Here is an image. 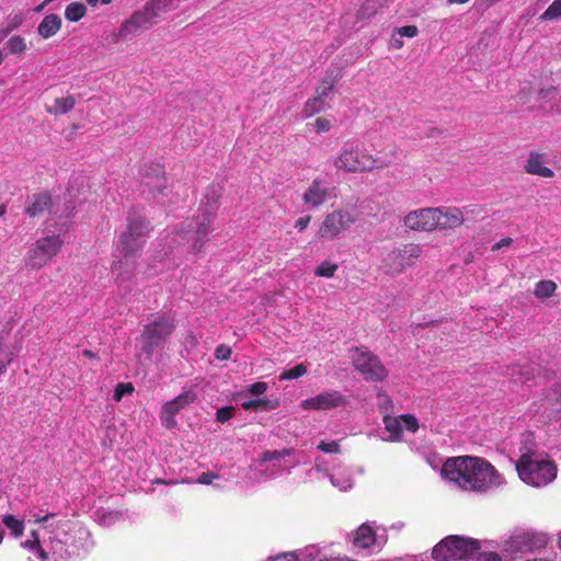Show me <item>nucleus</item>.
Wrapping results in <instances>:
<instances>
[{
    "mask_svg": "<svg viewBox=\"0 0 561 561\" xmlns=\"http://www.w3.org/2000/svg\"><path fill=\"white\" fill-rule=\"evenodd\" d=\"M561 16V0H554L540 15L541 21H552Z\"/></svg>",
    "mask_w": 561,
    "mask_h": 561,
    "instance_id": "37",
    "label": "nucleus"
},
{
    "mask_svg": "<svg viewBox=\"0 0 561 561\" xmlns=\"http://www.w3.org/2000/svg\"><path fill=\"white\" fill-rule=\"evenodd\" d=\"M310 221H311V216L310 215H306V216L299 217L295 221V228L298 229L299 231H304L308 227Z\"/></svg>",
    "mask_w": 561,
    "mask_h": 561,
    "instance_id": "53",
    "label": "nucleus"
},
{
    "mask_svg": "<svg viewBox=\"0 0 561 561\" xmlns=\"http://www.w3.org/2000/svg\"><path fill=\"white\" fill-rule=\"evenodd\" d=\"M134 386L130 382H121L114 390V400L121 401L125 394H131L134 392Z\"/></svg>",
    "mask_w": 561,
    "mask_h": 561,
    "instance_id": "41",
    "label": "nucleus"
},
{
    "mask_svg": "<svg viewBox=\"0 0 561 561\" xmlns=\"http://www.w3.org/2000/svg\"><path fill=\"white\" fill-rule=\"evenodd\" d=\"M290 455V449L284 448L282 450H265L261 454V462H267L273 460H279Z\"/></svg>",
    "mask_w": 561,
    "mask_h": 561,
    "instance_id": "38",
    "label": "nucleus"
},
{
    "mask_svg": "<svg viewBox=\"0 0 561 561\" xmlns=\"http://www.w3.org/2000/svg\"><path fill=\"white\" fill-rule=\"evenodd\" d=\"M276 405L273 404L267 399H253L248 400L242 403V409L244 410H255V411H268L274 409Z\"/></svg>",
    "mask_w": 561,
    "mask_h": 561,
    "instance_id": "34",
    "label": "nucleus"
},
{
    "mask_svg": "<svg viewBox=\"0 0 561 561\" xmlns=\"http://www.w3.org/2000/svg\"><path fill=\"white\" fill-rule=\"evenodd\" d=\"M2 523L11 530V534L19 538L23 535L25 526L24 523L18 519L14 515L7 514L2 517Z\"/></svg>",
    "mask_w": 561,
    "mask_h": 561,
    "instance_id": "32",
    "label": "nucleus"
},
{
    "mask_svg": "<svg viewBox=\"0 0 561 561\" xmlns=\"http://www.w3.org/2000/svg\"><path fill=\"white\" fill-rule=\"evenodd\" d=\"M218 474L213 472H203L196 480L197 483L201 484H210L214 479H217Z\"/></svg>",
    "mask_w": 561,
    "mask_h": 561,
    "instance_id": "52",
    "label": "nucleus"
},
{
    "mask_svg": "<svg viewBox=\"0 0 561 561\" xmlns=\"http://www.w3.org/2000/svg\"><path fill=\"white\" fill-rule=\"evenodd\" d=\"M222 195V186L219 184H210L206 187L204 197L201 201L197 217L207 218L213 221L220 207V198Z\"/></svg>",
    "mask_w": 561,
    "mask_h": 561,
    "instance_id": "17",
    "label": "nucleus"
},
{
    "mask_svg": "<svg viewBox=\"0 0 561 561\" xmlns=\"http://www.w3.org/2000/svg\"><path fill=\"white\" fill-rule=\"evenodd\" d=\"M87 13V8L81 2H71L65 10V18L70 22L80 21Z\"/></svg>",
    "mask_w": 561,
    "mask_h": 561,
    "instance_id": "31",
    "label": "nucleus"
},
{
    "mask_svg": "<svg viewBox=\"0 0 561 561\" xmlns=\"http://www.w3.org/2000/svg\"><path fill=\"white\" fill-rule=\"evenodd\" d=\"M24 547L31 549V550H35V545H34V538L32 537V539L30 540H26L24 543H23Z\"/></svg>",
    "mask_w": 561,
    "mask_h": 561,
    "instance_id": "59",
    "label": "nucleus"
},
{
    "mask_svg": "<svg viewBox=\"0 0 561 561\" xmlns=\"http://www.w3.org/2000/svg\"><path fill=\"white\" fill-rule=\"evenodd\" d=\"M401 423L404 424L405 428L409 432L416 433L419 430L417 419L412 414H402L400 415Z\"/></svg>",
    "mask_w": 561,
    "mask_h": 561,
    "instance_id": "42",
    "label": "nucleus"
},
{
    "mask_svg": "<svg viewBox=\"0 0 561 561\" xmlns=\"http://www.w3.org/2000/svg\"><path fill=\"white\" fill-rule=\"evenodd\" d=\"M398 32L401 36L414 37L417 35L419 30L415 25H405L400 27Z\"/></svg>",
    "mask_w": 561,
    "mask_h": 561,
    "instance_id": "50",
    "label": "nucleus"
},
{
    "mask_svg": "<svg viewBox=\"0 0 561 561\" xmlns=\"http://www.w3.org/2000/svg\"><path fill=\"white\" fill-rule=\"evenodd\" d=\"M61 25V18L58 14L51 13L41 21L37 26V33L42 38L48 39L60 31Z\"/></svg>",
    "mask_w": 561,
    "mask_h": 561,
    "instance_id": "22",
    "label": "nucleus"
},
{
    "mask_svg": "<svg viewBox=\"0 0 561 561\" xmlns=\"http://www.w3.org/2000/svg\"><path fill=\"white\" fill-rule=\"evenodd\" d=\"M512 242H513L512 238H503L499 242H496L495 244L492 245V251H497L503 247H508L512 244Z\"/></svg>",
    "mask_w": 561,
    "mask_h": 561,
    "instance_id": "56",
    "label": "nucleus"
},
{
    "mask_svg": "<svg viewBox=\"0 0 561 561\" xmlns=\"http://www.w3.org/2000/svg\"><path fill=\"white\" fill-rule=\"evenodd\" d=\"M331 190L324 186L319 179H314L302 195L306 205L318 208L329 201Z\"/></svg>",
    "mask_w": 561,
    "mask_h": 561,
    "instance_id": "20",
    "label": "nucleus"
},
{
    "mask_svg": "<svg viewBox=\"0 0 561 561\" xmlns=\"http://www.w3.org/2000/svg\"><path fill=\"white\" fill-rule=\"evenodd\" d=\"M267 390V383L264 381H256L249 388V392L253 396L263 394Z\"/></svg>",
    "mask_w": 561,
    "mask_h": 561,
    "instance_id": "49",
    "label": "nucleus"
},
{
    "mask_svg": "<svg viewBox=\"0 0 561 561\" xmlns=\"http://www.w3.org/2000/svg\"><path fill=\"white\" fill-rule=\"evenodd\" d=\"M32 537L34 538V545H35V550L34 551L36 552L37 557L42 561H48V554L43 549V547L41 546L39 536H38L37 531L33 530L32 531Z\"/></svg>",
    "mask_w": 561,
    "mask_h": 561,
    "instance_id": "48",
    "label": "nucleus"
},
{
    "mask_svg": "<svg viewBox=\"0 0 561 561\" xmlns=\"http://www.w3.org/2000/svg\"><path fill=\"white\" fill-rule=\"evenodd\" d=\"M307 373V367L304 364H298L290 369L283 371L279 376L280 380L296 379Z\"/></svg>",
    "mask_w": 561,
    "mask_h": 561,
    "instance_id": "39",
    "label": "nucleus"
},
{
    "mask_svg": "<svg viewBox=\"0 0 561 561\" xmlns=\"http://www.w3.org/2000/svg\"><path fill=\"white\" fill-rule=\"evenodd\" d=\"M231 347L226 344H220L215 348V357L218 360H227L231 356Z\"/></svg>",
    "mask_w": 561,
    "mask_h": 561,
    "instance_id": "45",
    "label": "nucleus"
},
{
    "mask_svg": "<svg viewBox=\"0 0 561 561\" xmlns=\"http://www.w3.org/2000/svg\"><path fill=\"white\" fill-rule=\"evenodd\" d=\"M357 220V214L352 209L339 208L325 215L319 230L318 237L321 240H334L342 232L346 231Z\"/></svg>",
    "mask_w": 561,
    "mask_h": 561,
    "instance_id": "11",
    "label": "nucleus"
},
{
    "mask_svg": "<svg viewBox=\"0 0 561 561\" xmlns=\"http://www.w3.org/2000/svg\"><path fill=\"white\" fill-rule=\"evenodd\" d=\"M197 399L193 390H187L180 393L173 400L168 401L161 409V422L167 428H173L176 425L175 415Z\"/></svg>",
    "mask_w": 561,
    "mask_h": 561,
    "instance_id": "14",
    "label": "nucleus"
},
{
    "mask_svg": "<svg viewBox=\"0 0 561 561\" xmlns=\"http://www.w3.org/2000/svg\"><path fill=\"white\" fill-rule=\"evenodd\" d=\"M479 559L480 561H502L496 552L481 553Z\"/></svg>",
    "mask_w": 561,
    "mask_h": 561,
    "instance_id": "55",
    "label": "nucleus"
},
{
    "mask_svg": "<svg viewBox=\"0 0 561 561\" xmlns=\"http://www.w3.org/2000/svg\"><path fill=\"white\" fill-rule=\"evenodd\" d=\"M152 231L150 220L136 207L127 213L126 227L117 240V249L124 257H134L142 252L146 239Z\"/></svg>",
    "mask_w": 561,
    "mask_h": 561,
    "instance_id": "3",
    "label": "nucleus"
},
{
    "mask_svg": "<svg viewBox=\"0 0 561 561\" xmlns=\"http://www.w3.org/2000/svg\"><path fill=\"white\" fill-rule=\"evenodd\" d=\"M141 194L148 199L159 201L169 196V184L164 167L160 163L145 164L140 171Z\"/></svg>",
    "mask_w": 561,
    "mask_h": 561,
    "instance_id": "7",
    "label": "nucleus"
},
{
    "mask_svg": "<svg viewBox=\"0 0 561 561\" xmlns=\"http://www.w3.org/2000/svg\"><path fill=\"white\" fill-rule=\"evenodd\" d=\"M333 164L337 171L346 173H365L388 167L387 162L353 144H345L342 147Z\"/></svg>",
    "mask_w": 561,
    "mask_h": 561,
    "instance_id": "4",
    "label": "nucleus"
},
{
    "mask_svg": "<svg viewBox=\"0 0 561 561\" xmlns=\"http://www.w3.org/2000/svg\"><path fill=\"white\" fill-rule=\"evenodd\" d=\"M374 13H375L374 10H371V11L369 10V4L365 3L357 11V19L358 20L366 19V18H369L370 15H373Z\"/></svg>",
    "mask_w": 561,
    "mask_h": 561,
    "instance_id": "54",
    "label": "nucleus"
},
{
    "mask_svg": "<svg viewBox=\"0 0 561 561\" xmlns=\"http://www.w3.org/2000/svg\"><path fill=\"white\" fill-rule=\"evenodd\" d=\"M352 364L366 381H382L388 377V370L378 356L366 347H354Z\"/></svg>",
    "mask_w": 561,
    "mask_h": 561,
    "instance_id": "8",
    "label": "nucleus"
},
{
    "mask_svg": "<svg viewBox=\"0 0 561 561\" xmlns=\"http://www.w3.org/2000/svg\"><path fill=\"white\" fill-rule=\"evenodd\" d=\"M213 221L207 218L194 216L182 222L178 234L185 242H191L190 251L192 254H199L204 252L207 242V236L210 231Z\"/></svg>",
    "mask_w": 561,
    "mask_h": 561,
    "instance_id": "10",
    "label": "nucleus"
},
{
    "mask_svg": "<svg viewBox=\"0 0 561 561\" xmlns=\"http://www.w3.org/2000/svg\"><path fill=\"white\" fill-rule=\"evenodd\" d=\"M62 244V239L57 234L37 239L27 252L25 259L26 266L33 270L43 268L59 254Z\"/></svg>",
    "mask_w": 561,
    "mask_h": 561,
    "instance_id": "9",
    "label": "nucleus"
},
{
    "mask_svg": "<svg viewBox=\"0 0 561 561\" xmlns=\"http://www.w3.org/2000/svg\"><path fill=\"white\" fill-rule=\"evenodd\" d=\"M268 561H299V560L294 552H284V553H279L273 558H270Z\"/></svg>",
    "mask_w": 561,
    "mask_h": 561,
    "instance_id": "51",
    "label": "nucleus"
},
{
    "mask_svg": "<svg viewBox=\"0 0 561 561\" xmlns=\"http://www.w3.org/2000/svg\"><path fill=\"white\" fill-rule=\"evenodd\" d=\"M335 82L336 80L332 76L324 77L321 80L320 84L316 88L314 95L322 100H325L329 96V94L333 91Z\"/></svg>",
    "mask_w": 561,
    "mask_h": 561,
    "instance_id": "33",
    "label": "nucleus"
},
{
    "mask_svg": "<svg viewBox=\"0 0 561 561\" xmlns=\"http://www.w3.org/2000/svg\"><path fill=\"white\" fill-rule=\"evenodd\" d=\"M554 392L557 394L556 401L561 404V382L556 387Z\"/></svg>",
    "mask_w": 561,
    "mask_h": 561,
    "instance_id": "58",
    "label": "nucleus"
},
{
    "mask_svg": "<svg viewBox=\"0 0 561 561\" xmlns=\"http://www.w3.org/2000/svg\"><path fill=\"white\" fill-rule=\"evenodd\" d=\"M421 248L414 243L402 244L387 253L381 267L391 276L399 275L421 255Z\"/></svg>",
    "mask_w": 561,
    "mask_h": 561,
    "instance_id": "12",
    "label": "nucleus"
},
{
    "mask_svg": "<svg viewBox=\"0 0 561 561\" xmlns=\"http://www.w3.org/2000/svg\"><path fill=\"white\" fill-rule=\"evenodd\" d=\"M331 121L323 116L317 117L313 123L314 130L318 134L328 133L331 129Z\"/></svg>",
    "mask_w": 561,
    "mask_h": 561,
    "instance_id": "43",
    "label": "nucleus"
},
{
    "mask_svg": "<svg viewBox=\"0 0 561 561\" xmlns=\"http://www.w3.org/2000/svg\"><path fill=\"white\" fill-rule=\"evenodd\" d=\"M318 449H320L321 451H323L325 454H336V453H340V445L335 440H332V442L322 440L318 445Z\"/></svg>",
    "mask_w": 561,
    "mask_h": 561,
    "instance_id": "47",
    "label": "nucleus"
},
{
    "mask_svg": "<svg viewBox=\"0 0 561 561\" xmlns=\"http://www.w3.org/2000/svg\"><path fill=\"white\" fill-rule=\"evenodd\" d=\"M508 376L513 377L516 382H526L529 381L534 375V368L529 365L526 366H512L507 368Z\"/></svg>",
    "mask_w": 561,
    "mask_h": 561,
    "instance_id": "28",
    "label": "nucleus"
},
{
    "mask_svg": "<svg viewBox=\"0 0 561 561\" xmlns=\"http://www.w3.org/2000/svg\"><path fill=\"white\" fill-rule=\"evenodd\" d=\"M518 477L533 486H546L557 478L558 468L553 460L542 458L533 449L524 446L515 462Z\"/></svg>",
    "mask_w": 561,
    "mask_h": 561,
    "instance_id": "2",
    "label": "nucleus"
},
{
    "mask_svg": "<svg viewBox=\"0 0 561 561\" xmlns=\"http://www.w3.org/2000/svg\"><path fill=\"white\" fill-rule=\"evenodd\" d=\"M383 424L386 432L389 433V440L399 442L402 437V423L399 417H392L390 415H386L383 417Z\"/></svg>",
    "mask_w": 561,
    "mask_h": 561,
    "instance_id": "26",
    "label": "nucleus"
},
{
    "mask_svg": "<svg viewBox=\"0 0 561 561\" xmlns=\"http://www.w3.org/2000/svg\"><path fill=\"white\" fill-rule=\"evenodd\" d=\"M480 549L478 540L460 536H449L440 540L432 551L436 561H449L465 559Z\"/></svg>",
    "mask_w": 561,
    "mask_h": 561,
    "instance_id": "6",
    "label": "nucleus"
},
{
    "mask_svg": "<svg viewBox=\"0 0 561 561\" xmlns=\"http://www.w3.org/2000/svg\"><path fill=\"white\" fill-rule=\"evenodd\" d=\"M179 1L180 0H151L146 3V7L151 13H154V18L158 20L162 13L176 9Z\"/></svg>",
    "mask_w": 561,
    "mask_h": 561,
    "instance_id": "27",
    "label": "nucleus"
},
{
    "mask_svg": "<svg viewBox=\"0 0 561 561\" xmlns=\"http://www.w3.org/2000/svg\"><path fill=\"white\" fill-rule=\"evenodd\" d=\"M234 409L232 407L220 408L216 412V420L219 423H225L233 416Z\"/></svg>",
    "mask_w": 561,
    "mask_h": 561,
    "instance_id": "46",
    "label": "nucleus"
},
{
    "mask_svg": "<svg viewBox=\"0 0 561 561\" xmlns=\"http://www.w3.org/2000/svg\"><path fill=\"white\" fill-rule=\"evenodd\" d=\"M7 47L11 54H22L26 49L25 38L20 35H13L7 42Z\"/></svg>",
    "mask_w": 561,
    "mask_h": 561,
    "instance_id": "36",
    "label": "nucleus"
},
{
    "mask_svg": "<svg viewBox=\"0 0 561 561\" xmlns=\"http://www.w3.org/2000/svg\"><path fill=\"white\" fill-rule=\"evenodd\" d=\"M436 230H453L463 225V213L458 207H435Z\"/></svg>",
    "mask_w": 561,
    "mask_h": 561,
    "instance_id": "19",
    "label": "nucleus"
},
{
    "mask_svg": "<svg viewBox=\"0 0 561 561\" xmlns=\"http://www.w3.org/2000/svg\"><path fill=\"white\" fill-rule=\"evenodd\" d=\"M339 265L336 263H332L330 261H323L319 264V266L314 271V275L319 277H333L335 272L337 271Z\"/></svg>",
    "mask_w": 561,
    "mask_h": 561,
    "instance_id": "35",
    "label": "nucleus"
},
{
    "mask_svg": "<svg viewBox=\"0 0 561 561\" xmlns=\"http://www.w3.org/2000/svg\"><path fill=\"white\" fill-rule=\"evenodd\" d=\"M327 106V100H322L316 95L307 100V102L304 105L302 113L304 116L309 118L313 115L320 113L323 111Z\"/></svg>",
    "mask_w": 561,
    "mask_h": 561,
    "instance_id": "29",
    "label": "nucleus"
},
{
    "mask_svg": "<svg viewBox=\"0 0 561 561\" xmlns=\"http://www.w3.org/2000/svg\"><path fill=\"white\" fill-rule=\"evenodd\" d=\"M54 516V514H47V515H44V516H41V517H36L35 518V522L36 523H44V522H47L49 517Z\"/></svg>",
    "mask_w": 561,
    "mask_h": 561,
    "instance_id": "60",
    "label": "nucleus"
},
{
    "mask_svg": "<svg viewBox=\"0 0 561 561\" xmlns=\"http://www.w3.org/2000/svg\"><path fill=\"white\" fill-rule=\"evenodd\" d=\"M376 533L368 524H362L354 533L353 543L357 548L367 549L375 545Z\"/></svg>",
    "mask_w": 561,
    "mask_h": 561,
    "instance_id": "23",
    "label": "nucleus"
},
{
    "mask_svg": "<svg viewBox=\"0 0 561 561\" xmlns=\"http://www.w3.org/2000/svg\"><path fill=\"white\" fill-rule=\"evenodd\" d=\"M347 398L340 391L331 390L323 391L312 398L306 399L301 402L304 410H331L347 404Z\"/></svg>",
    "mask_w": 561,
    "mask_h": 561,
    "instance_id": "15",
    "label": "nucleus"
},
{
    "mask_svg": "<svg viewBox=\"0 0 561 561\" xmlns=\"http://www.w3.org/2000/svg\"><path fill=\"white\" fill-rule=\"evenodd\" d=\"M157 22L154 13H151L145 5L142 10L134 12L129 19L121 24L118 32L114 35L115 42L138 35L153 26Z\"/></svg>",
    "mask_w": 561,
    "mask_h": 561,
    "instance_id": "13",
    "label": "nucleus"
},
{
    "mask_svg": "<svg viewBox=\"0 0 561 561\" xmlns=\"http://www.w3.org/2000/svg\"><path fill=\"white\" fill-rule=\"evenodd\" d=\"M23 22L24 15L22 13L13 15L8 22L7 28L3 32V36L18 28Z\"/></svg>",
    "mask_w": 561,
    "mask_h": 561,
    "instance_id": "44",
    "label": "nucleus"
},
{
    "mask_svg": "<svg viewBox=\"0 0 561 561\" xmlns=\"http://www.w3.org/2000/svg\"><path fill=\"white\" fill-rule=\"evenodd\" d=\"M174 329V320L165 313L157 316L152 321L145 324L140 334L142 353L151 358L157 347L170 337Z\"/></svg>",
    "mask_w": 561,
    "mask_h": 561,
    "instance_id": "5",
    "label": "nucleus"
},
{
    "mask_svg": "<svg viewBox=\"0 0 561 561\" xmlns=\"http://www.w3.org/2000/svg\"><path fill=\"white\" fill-rule=\"evenodd\" d=\"M76 105V98L71 94L65 98H57L53 106L46 107V112L51 115H64L69 113Z\"/></svg>",
    "mask_w": 561,
    "mask_h": 561,
    "instance_id": "25",
    "label": "nucleus"
},
{
    "mask_svg": "<svg viewBox=\"0 0 561 561\" xmlns=\"http://www.w3.org/2000/svg\"><path fill=\"white\" fill-rule=\"evenodd\" d=\"M51 204V197L48 192H43L32 196V202L26 208V214L31 217H37L45 213Z\"/></svg>",
    "mask_w": 561,
    "mask_h": 561,
    "instance_id": "24",
    "label": "nucleus"
},
{
    "mask_svg": "<svg viewBox=\"0 0 561 561\" xmlns=\"http://www.w3.org/2000/svg\"><path fill=\"white\" fill-rule=\"evenodd\" d=\"M440 473L445 480L467 492L483 493L503 483V477L491 462L474 456L448 458Z\"/></svg>",
    "mask_w": 561,
    "mask_h": 561,
    "instance_id": "1",
    "label": "nucleus"
},
{
    "mask_svg": "<svg viewBox=\"0 0 561 561\" xmlns=\"http://www.w3.org/2000/svg\"><path fill=\"white\" fill-rule=\"evenodd\" d=\"M321 561H355V560H352L350 558H330V559H324Z\"/></svg>",
    "mask_w": 561,
    "mask_h": 561,
    "instance_id": "61",
    "label": "nucleus"
},
{
    "mask_svg": "<svg viewBox=\"0 0 561 561\" xmlns=\"http://www.w3.org/2000/svg\"><path fill=\"white\" fill-rule=\"evenodd\" d=\"M469 1L470 0H447V2L449 4H455V3H457V4H465V3L469 2Z\"/></svg>",
    "mask_w": 561,
    "mask_h": 561,
    "instance_id": "62",
    "label": "nucleus"
},
{
    "mask_svg": "<svg viewBox=\"0 0 561 561\" xmlns=\"http://www.w3.org/2000/svg\"><path fill=\"white\" fill-rule=\"evenodd\" d=\"M557 284L553 280H540L536 284L534 295L539 299H547L553 296Z\"/></svg>",
    "mask_w": 561,
    "mask_h": 561,
    "instance_id": "30",
    "label": "nucleus"
},
{
    "mask_svg": "<svg viewBox=\"0 0 561 561\" xmlns=\"http://www.w3.org/2000/svg\"><path fill=\"white\" fill-rule=\"evenodd\" d=\"M435 207L419 208L409 211L403 218V225L415 231L431 232L436 230Z\"/></svg>",
    "mask_w": 561,
    "mask_h": 561,
    "instance_id": "16",
    "label": "nucleus"
},
{
    "mask_svg": "<svg viewBox=\"0 0 561 561\" xmlns=\"http://www.w3.org/2000/svg\"><path fill=\"white\" fill-rule=\"evenodd\" d=\"M83 355H84L85 357H89V358H93V357H95L94 353H93L92 351H90V350H84V351H83Z\"/></svg>",
    "mask_w": 561,
    "mask_h": 561,
    "instance_id": "64",
    "label": "nucleus"
},
{
    "mask_svg": "<svg viewBox=\"0 0 561 561\" xmlns=\"http://www.w3.org/2000/svg\"><path fill=\"white\" fill-rule=\"evenodd\" d=\"M525 171L528 174L546 179L554 176V172L550 168L543 165V154L535 151L529 153L525 164Z\"/></svg>",
    "mask_w": 561,
    "mask_h": 561,
    "instance_id": "21",
    "label": "nucleus"
},
{
    "mask_svg": "<svg viewBox=\"0 0 561 561\" xmlns=\"http://www.w3.org/2000/svg\"><path fill=\"white\" fill-rule=\"evenodd\" d=\"M47 4H48V2L45 0L44 2H42L41 4H38L35 8V12H41Z\"/></svg>",
    "mask_w": 561,
    "mask_h": 561,
    "instance_id": "63",
    "label": "nucleus"
},
{
    "mask_svg": "<svg viewBox=\"0 0 561 561\" xmlns=\"http://www.w3.org/2000/svg\"><path fill=\"white\" fill-rule=\"evenodd\" d=\"M548 543V537L537 533H522L513 536L510 541V548L517 552H531L545 548Z\"/></svg>",
    "mask_w": 561,
    "mask_h": 561,
    "instance_id": "18",
    "label": "nucleus"
},
{
    "mask_svg": "<svg viewBox=\"0 0 561 561\" xmlns=\"http://www.w3.org/2000/svg\"><path fill=\"white\" fill-rule=\"evenodd\" d=\"M556 91H557V90H556V88H554V87H550V88H548V89H541V90L539 91V94H540V96L546 98V96H547V95H549L550 93H556Z\"/></svg>",
    "mask_w": 561,
    "mask_h": 561,
    "instance_id": "57",
    "label": "nucleus"
},
{
    "mask_svg": "<svg viewBox=\"0 0 561 561\" xmlns=\"http://www.w3.org/2000/svg\"><path fill=\"white\" fill-rule=\"evenodd\" d=\"M12 360V352L0 344V375H3L7 371V368Z\"/></svg>",
    "mask_w": 561,
    "mask_h": 561,
    "instance_id": "40",
    "label": "nucleus"
}]
</instances>
